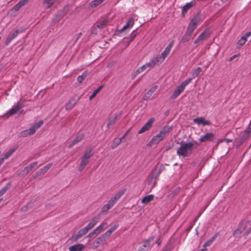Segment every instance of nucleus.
<instances>
[{"label":"nucleus","instance_id":"obj_33","mask_svg":"<svg viewBox=\"0 0 251 251\" xmlns=\"http://www.w3.org/2000/svg\"><path fill=\"white\" fill-rule=\"evenodd\" d=\"M154 198V196L153 195H149L147 196H145L142 200V203L144 204H147L151 201H152Z\"/></svg>","mask_w":251,"mask_h":251},{"label":"nucleus","instance_id":"obj_15","mask_svg":"<svg viewBox=\"0 0 251 251\" xmlns=\"http://www.w3.org/2000/svg\"><path fill=\"white\" fill-rule=\"evenodd\" d=\"M84 135L83 134H80L77 135L75 138L72 141V142L69 144L68 147L71 148L74 145L79 143L84 138Z\"/></svg>","mask_w":251,"mask_h":251},{"label":"nucleus","instance_id":"obj_51","mask_svg":"<svg viewBox=\"0 0 251 251\" xmlns=\"http://www.w3.org/2000/svg\"><path fill=\"white\" fill-rule=\"evenodd\" d=\"M16 105L17 106V107H18L19 110H20L21 108H22L24 106L25 101L21 102H19Z\"/></svg>","mask_w":251,"mask_h":251},{"label":"nucleus","instance_id":"obj_43","mask_svg":"<svg viewBox=\"0 0 251 251\" xmlns=\"http://www.w3.org/2000/svg\"><path fill=\"white\" fill-rule=\"evenodd\" d=\"M116 119L117 116H115L113 118L109 119L107 124V127L109 128L110 126L114 125L116 122Z\"/></svg>","mask_w":251,"mask_h":251},{"label":"nucleus","instance_id":"obj_29","mask_svg":"<svg viewBox=\"0 0 251 251\" xmlns=\"http://www.w3.org/2000/svg\"><path fill=\"white\" fill-rule=\"evenodd\" d=\"M201 70H202L201 67H197L196 69H193L191 73V76H192V78H191L192 79L193 78H195V77L198 76L199 75V74H200V73L201 72Z\"/></svg>","mask_w":251,"mask_h":251},{"label":"nucleus","instance_id":"obj_41","mask_svg":"<svg viewBox=\"0 0 251 251\" xmlns=\"http://www.w3.org/2000/svg\"><path fill=\"white\" fill-rule=\"evenodd\" d=\"M106 241V240L104 238V236L102 235H101L100 237L97 238L96 239V243L97 244V246H99V245L104 242Z\"/></svg>","mask_w":251,"mask_h":251},{"label":"nucleus","instance_id":"obj_32","mask_svg":"<svg viewBox=\"0 0 251 251\" xmlns=\"http://www.w3.org/2000/svg\"><path fill=\"white\" fill-rule=\"evenodd\" d=\"M134 25V20L133 18H130L127 21L126 24L123 26V27L121 29V31H124L126 28H131Z\"/></svg>","mask_w":251,"mask_h":251},{"label":"nucleus","instance_id":"obj_35","mask_svg":"<svg viewBox=\"0 0 251 251\" xmlns=\"http://www.w3.org/2000/svg\"><path fill=\"white\" fill-rule=\"evenodd\" d=\"M171 51V50L169 48L166 47L164 50L162 52L160 55H159L160 58L164 61L165 58L169 55Z\"/></svg>","mask_w":251,"mask_h":251},{"label":"nucleus","instance_id":"obj_63","mask_svg":"<svg viewBox=\"0 0 251 251\" xmlns=\"http://www.w3.org/2000/svg\"><path fill=\"white\" fill-rule=\"evenodd\" d=\"M140 67H141V68H142V69H143V71H145V70H146L147 69L145 64Z\"/></svg>","mask_w":251,"mask_h":251},{"label":"nucleus","instance_id":"obj_39","mask_svg":"<svg viewBox=\"0 0 251 251\" xmlns=\"http://www.w3.org/2000/svg\"><path fill=\"white\" fill-rule=\"evenodd\" d=\"M10 183H8L6 186L0 190V196H2L6 193V192L10 188Z\"/></svg>","mask_w":251,"mask_h":251},{"label":"nucleus","instance_id":"obj_18","mask_svg":"<svg viewBox=\"0 0 251 251\" xmlns=\"http://www.w3.org/2000/svg\"><path fill=\"white\" fill-rule=\"evenodd\" d=\"M19 31L18 30H16L13 32L11 33L6 38L5 41V45H8L11 42V41L17 37Z\"/></svg>","mask_w":251,"mask_h":251},{"label":"nucleus","instance_id":"obj_64","mask_svg":"<svg viewBox=\"0 0 251 251\" xmlns=\"http://www.w3.org/2000/svg\"><path fill=\"white\" fill-rule=\"evenodd\" d=\"M82 35V33L81 32L77 34L76 35V39H78V38H80V37Z\"/></svg>","mask_w":251,"mask_h":251},{"label":"nucleus","instance_id":"obj_22","mask_svg":"<svg viewBox=\"0 0 251 251\" xmlns=\"http://www.w3.org/2000/svg\"><path fill=\"white\" fill-rule=\"evenodd\" d=\"M172 130V127L169 126H164L160 131L159 134L164 138L166 134Z\"/></svg>","mask_w":251,"mask_h":251},{"label":"nucleus","instance_id":"obj_44","mask_svg":"<svg viewBox=\"0 0 251 251\" xmlns=\"http://www.w3.org/2000/svg\"><path fill=\"white\" fill-rule=\"evenodd\" d=\"M29 135H30V133L28 132L27 129H25V130H23V131H21L19 133V136L20 137H27V136H29Z\"/></svg>","mask_w":251,"mask_h":251},{"label":"nucleus","instance_id":"obj_37","mask_svg":"<svg viewBox=\"0 0 251 251\" xmlns=\"http://www.w3.org/2000/svg\"><path fill=\"white\" fill-rule=\"evenodd\" d=\"M16 148L11 149L10 150L7 151L4 155V157L2 158L5 159H7L9 157H10L12 154L16 151Z\"/></svg>","mask_w":251,"mask_h":251},{"label":"nucleus","instance_id":"obj_10","mask_svg":"<svg viewBox=\"0 0 251 251\" xmlns=\"http://www.w3.org/2000/svg\"><path fill=\"white\" fill-rule=\"evenodd\" d=\"M126 189L123 188L119 191L115 195L112 197L109 200L112 201L113 204H115L116 201L120 199V198L125 193Z\"/></svg>","mask_w":251,"mask_h":251},{"label":"nucleus","instance_id":"obj_50","mask_svg":"<svg viewBox=\"0 0 251 251\" xmlns=\"http://www.w3.org/2000/svg\"><path fill=\"white\" fill-rule=\"evenodd\" d=\"M98 234H96V232H95V230H94L93 232H90L88 234V237H89L90 238H92L95 237Z\"/></svg>","mask_w":251,"mask_h":251},{"label":"nucleus","instance_id":"obj_54","mask_svg":"<svg viewBox=\"0 0 251 251\" xmlns=\"http://www.w3.org/2000/svg\"><path fill=\"white\" fill-rule=\"evenodd\" d=\"M145 64H146L147 68H149V69H150L154 67L151 61H150L149 62L146 63Z\"/></svg>","mask_w":251,"mask_h":251},{"label":"nucleus","instance_id":"obj_57","mask_svg":"<svg viewBox=\"0 0 251 251\" xmlns=\"http://www.w3.org/2000/svg\"><path fill=\"white\" fill-rule=\"evenodd\" d=\"M77 80L79 83H81L84 80V79L81 75H79L77 77Z\"/></svg>","mask_w":251,"mask_h":251},{"label":"nucleus","instance_id":"obj_59","mask_svg":"<svg viewBox=\"0 0 251 251\" xmlns=\"http://www.w3.org/2000/svg\"><path fill=\"white\" fill-rule=\"evenodd\" d=\"M250 233H251V227H250L247 231L244 233V236H248Z\"/></svg>","mask_w":251,"mask_h":251},{"label":"nucleus","instance_id":"obj_2","mask_svg":"<svg viewBox=\"0 0 251 251\" xmlns=\"http://www.w3.org/2000/svg\"><path fill=\"white\" fill-rule=\"evenodd\" d=\"M92 151L91 149H87L81 159L80 163L78 168L79 172H81L85 168V166L88 164L89 161V159L91 157Z\"/></svg>","mask_w":251,"mask_h":251},{"label":"nucleus","instance_id":"obj_11","mask_svg":"<svg viewBox=\"0 0 251 251\" xmlns=\"http://www.w3.org/2000/svg\"><path fill=\"white\" fill-rule=\"evenodd\" d=\"M37 164L38 162H34L26 167H25L23 170L22 171V172H23V174L26 175L29 172H30L31 171H32V169H36L37 168Z\"/></svg>","mask_w":251,"mask_h":251},{"label":"nucleus","instance_id":"obj_3","mask_svg":"<svg viewBox=\"0 0 251 251\" xmlns=\"http://www.w3.org/2000/svg\"><path fill=\"white\" fill-rule=\"evenodd\" d=\"M192 78H188L183 81L178 86L176 87L172 94L171 98L172 99L176 98L184 90L185 87L191 82Z\"/></svg>","mask_w":251,"mask_h":251},{"label":"nucleus","instance_id":"obj_62","mask_svg":"<svg viewBox=\"0 0 251 251\" xmlns=\"http://www.w3.org/2000/svg\"><path fill=\"white\" fill-rule=\"evenodd\" d=\"M101 226L103 227L104 228H106L107 227V223L105 222H103L101 224Z\"/></svg>","mask_w":251,"mask_h":251},{"label":"nucleus","instance_id":"obj_38","mask_svg":"<svg viewBox=\"0 0 251 251\" xmlns=\"http://www.w3.org/2000/svg\"><path fill=\"white\" fill-rule=\"evenodd\" d=\"M103 87L102 85L100 86L97 89L94 91L93 93L90 96L89 100H92Z\"/></svg>","mask_w":251,"mask_h":251},{"label":"nucleus","instance_id":"obj_7","mask_svg":"<svg viewBox=\"0 0 251 251\" xmlns=\"http://www.w3.org/2000/svg\"><path fill=\"white\" fill-rule=\"evenodd\" d=\"M154 121L153 118H151L143 126V127L138 131V134H142L146 131L149 130L152 126V124Z\"/></svg>","mask_w":251,"mask_h":251},{"label":"nucleus","instance_id":"obj_19","mask_svg":"<svg viewBox=\"0 0 251 251\" xmlns=\"http://www.w3.org/2000/svg\"><path fill=\"white\" fill-rule=\"evenodd\" d=\"M99 217H94L91 222L88 224V225L86 226L87 229L89 230L93 228L99 222Z\"/></svg>","mask_w":251,"mask_h":251},{"label":"nucleus","instance_id":"obj_46","mask_svg":"<svg viewBox=\"0 0 251 251\" xmlns=\"http://www.w3.org/2000/svg\"><path fill=\"white\" fill-rule=\"evenodd\" d=\"M103 228H104L100 224L96 228H95L94 229V230H95V232H96V234H98L102 231V230L103 229Z\"/></svg>","mask_w":251,"mask_h":251},{"label":"nucleus","instance_id":"obj_6","mask_svg":"<svg viewBox=\"0 0 251 251\" xmlns=\"http://www.w3.org/2000/svg\"><path fill=\"white\" fill-rule=\"evenodd\" d=\"M215 139V135L213 133L207 132L201 136L199 140L200 142H205L207 141L214 142Z\"/></svg>","mask_w":251,"mask_h":251},{"label":"nucleus","instance_id":"obj_16","mask_svg":"<svg viewBox=\"0 0 251 251\" xmlns=\"http://www.w3.org/2000/svg\"><path fill=\"white\" fill-rule=\"evenodd\" d=\"M209 36V33H208L206 31L201 33L199 37L195 40L194 41L195 44H197L199 42L203 41L206 39Z\"/></svg>","mask_w":251,"mask_h":251},{"label":"nucleus","instance_id":"obj_48","mask_svg":"<svg viewBox=\"0 0 251 251\" xmlns=\"http://www.w3.org/2000/svg\"><path fill=\"white\" fill-rule=\"evenodd\" d=\"M28 1V0H21L20 1H19L17 3L21 8L22 6L25 5Z\"/></svg>","mask_w":251,"mask_h":251},{"label":"nucleus","instance_id":"obj_1","mask_svg":"<svg viewBox=\"0 0 251 251\" xmlns=\"http://www.w3.org/2000/svg\"><path fill=\"white\" fill-rule=\"evenodd\" d=\"M194 145V143L189 142L181 145L177 150V154L185 157L189 155L192 151V147Z\"/></svg>","mask_w":251,"mask_h":251},{"label":"nucleus","instance_id":"obj_20","mask_svg":"<svg viewBox=\"0 0 251 251\" xmlns=\"http://www.w3.org/2000/svg\"><path fill=\"white\" fill-rule=\"evenodd\" d=\"M19 110L15 105L11 108L7 112H6L3 116L6 118H9L10 116L15 114Z\"/></svg>","mask_w":251,"mask_h":251},{"label":"nucleus","instance_id":"obj_30","mask_svg":"<svg viewBox=\"0 0 251 251\" xmlns=\"http://www.w3.org/2000/svg\"><path fill=\"white\" fill-rule=\"evenodd\" d=\"M218 236L217 234H215L213 236L211 237L209 240H208L203 245V248H206L207 247L210 246L213 242L215 241Z\"/></svg>","mask_w":251,"mask_h":251},{"label":"nucleus","instance_id":"obj_49","mask_svg":"<svg viewBox=\"0 0 251 251\" xmlns=\"http://www.w3.org/2000/svg\"><path fill=\"white\" fill-rule=\"evenodd\" d=\"M112 232L108 229L105 233L102 235L104 236V238L106 240L107 238L109 237L111 235Z\"/></svg>","mask_w":251,"mask_h":251},{"label":"nucleus","instance_id":"obj_52","mask_svg":"<svg viewBox=\"0 0 251 251\" xmlns=\"http://www.w3.org/2000/svg\"><path fill=\"white\" fill-rule=\"evenodd\" d=\"M119 226V225H114L113 226L111 227L109 230L112 233L114 231H115Z\"/></svg>","mask_w":251,"mask_h":251},{"label":"nucleus","instance_id":"obj_61","mask_svg":"<svg viewBox=\"0 0 251 251\" xmlns=\"http://www.w3.org/2000/svg\"><path fill=\"white\" fill-rule=\"evenodd\" d=\"M161 242H162V240L160 238H158L156 241V243L158 246H160Z\"/></svg>","mask_w":251,"mask_h":251},{"label":"nucleus","instance_id":"obj_47","mask_svg":"<svg viewBox=\"0 0 251 251\" xmlns=\"http://www.w3.org/2000/svg\"><path fill=\"white\" fill-rule=\"evenodd\" d=\"M246 41L247 40L242 36L240 39L238 41V44L241 46H243L245 44Z\"/></svg>","mask_w":251,"mask_h":251},{"label":"nucleus","instance_id":"obj_40","mask_svg":"<svg viewBox=\"0 0 251 251\" xmlns=\"http://www.w3.org/2000/svg\"><path fill=\"white\" fill-rule=\"evenodd\" d=\"M124 137V136H123L121 138L114 139V143H113V144L111 146V148L112 149H114L115 148H116L119 145H120L121 144V143L122 142V138Z\"/></svg>","mask_w":251,"mask_h":251},{"label":"nucleus","instance_id":"obj_14","mask_svg":"<svg viewBox=\"0 0 251 251\" xmlns=\"http://www.w3.org/2000/svg\"><path fill=\"white\" fill-rule=\"evenodd\" d=\"M77 103V100L75 98H72L66 103L65 108L67 110L73 109Z\"/></svg>","mask_w":251,"mask_h":251},{"label":"nucleus","instance_id":"obj_24","mask_svg":"<svg viewBox=\"0 0 251 251\" xmlns=\"http://www.w3.org/2000/svg\"><path fill=\"white\" fill-rule=\"evenodd\" d=\"M113 202L112 201H109L107 204H105L101 208V212L104 213L107 212L111 207L114 206Z\"/></svg>","mask_w":251,"mask_h":251},{"label":"nucleus","instance_id":"obj_4","mask_svg":"<svg viewBox=\"0 0 251 251\" xmlns=\"http://www.w3.org/2000/svg\"><path fill=\"white\" fill-rule=\"evenodd\" d=\"M200 20L201 17L199 15L195 16L191 20L187 29L193 32L194 30L196 28L199 23H200Z\"/></svg>","mask_w":251,"mask_h":251},{"label":"nucleus","instance_id":"obj_45","mask_svg":"<svg viewBox=\"0 0 251 251\" xmlns=\"http://www.w3.org/2000/svg\"><path fill=\"white\" fill-rule=\"evenodd\" d=\"M225 141L227 143H229V142H231L232 141V140L230 139H226V138L219 139H218V140L217 141V144H219L223 142H225Z\"/></svg>","mask_w":251,"mask_h":251},{"label":"nucleus","instance_id":"obj_25","mask_svg":"<svg viewBox=\"0 0 251 251\" xmlns=\"http://www.w3.org/2000/svg\"><path fill=\"white\" fill-rule=\"evenodd\" d=\"M194 5V3L193 1H192L190 2L187 3L183 6L182 10V15L183 16H185V14L187 13V11L191 7H192Z\"/></svg>","mask_w":251,"mask_h":251},{"label":"nucleus","instance_id":"obj_21","mask_svg":"<svg viewBox=\"0 0 251 251\" xmlns=\"http://www.w3.org/2000/svg\"><path fill=\"white\" fill-rule=\"evenodd\" d=\"M193 33V32L187 29L185 33L182 37L181 42L183 43L188 42L190 40Z\"/></svg>","mask_w":251,"mask_h":251},{"label":"nucleus","instance_id":"obj_28","mask_svg":"<svg viewBox=\"0 0 251 251\" xmlns=\"http://www.w3.org/2000/svg\"><path fill=\"white\" fill-rule=\"evenodd\" d=\"M84 247V246L81 244L75 245L69 248V251H81Z\"/></svg>","mask_w":251,"mask_h":251},{"label":"nucleus","instance_id":"obj_5","mask_svg":"<svg viewBox=\"0 0 251 251\" xmlns=\"http://www.w3.org/2000/svg\"><path fill=\"white\" fill-rule=\"evenodd\" d=\"M249 221H241L238 227L234 230L233 235L235 237L241 234L247 226Z\"/></svg>","mask_w":251,"mask_h":251},{"label":"nucleus","instance_id":"obj_23","mask_svg":"<svg viewBox=\"0 0 251 251\" xmlns=\"http://www.w3.org/2000/svg\"><path fill=\"white\" fill-rule=\"evenodd\" d=\"M164 138L159 133L154 136L150 142V144H157L159 143Z\"/></svg>","mask_w":251,"mask_h":251},{"label":"nucleus","instance_id":"obj_17","mask_svg":"<svg viewBox=\"0 0 251 251\" xmlns=\"http://www.w3.org/2000/svg\"><path fill=\"white\" fill-rule=\"evenodd\" d=\"M157 88V86L155 85L153 86L152 88L149 89L147 93L145 94L143 96V99L145 100H149Z\"/></svg>","mask_w":251,"mask_h":251},{"label":"nucleus","instance_id":"obj_12","mask_svg":"<svg viewBox=\"0 0 251 251\" xmlns=\"http://www.w3.org/2000/svg\"><path fill=\"white\" fill-rule=\"evenodd\" d=\"M195 123L198 125H202V126H209L211 125V123L209 121L205 120L203 117H198L193 120Z\"/></svg>","mask_w":251,"mask_h":251},{"label":"nucleus","instance_id":"obj_55","mask_svg":"<svg viewBox=\"0 0 251 251\" xmlns=\"http://www.w3.org/2000/svg\"><path fill=\"white\" fill-rule=\"evenodd\" d=\"M89 74V72L88 71H85L81 75H80L84 79L85 78H86V77Z\"/></svg>","mask_w":251,"mask_h":251},{"label":"nucleus","instance_id":"obj_26","mask_svg":"<svg viewBox=\"0 0 251 251\" xmlns=\"http://www.w3.org/2000/svg\"><path fill=\"white\" fill-rule=\"evenodd\" d=\"M150 61L152 64L154 66L155 65H159L163 62L162 59L160 58L159 55H157L153 56L151 60Z\"/></svg>","mask_w":251,"mask_h":251},{"label":"nucleus","instance_id":"obj_27","mask_svg":"<svg viewBox=\"0 0 251 251\" xmlns=\"http://www.w3.org/2000/svg\"><path fill=\"white\" fill-rule=\"evenodd\" d=\"M250 133H251V132L249 131H248V130H247L246 129L245 130L243 134L241 137V138H240V139H239V141L240 145L243 144L244 142L246 141V140L250 136Z\"/></svg>","mask_w":251,"mask_h":251},{"label":"nucleus","instance_id":"obj_34","mask_svg":"<svg viewBox=\"0 0 251 251\" xmlns=\"http://www.w3.org/2000/svg\"><path fill=\"white\" fill-rule=\"evenodd\" d=\"M57 0H44L43 4L46 8L51 7L56 2Z\"/></svg>","mask_w":251,"mask_h":251},{"label":"nucleus","instance_id":"obj_31","mask_svg":"<svg viewBox=\"0 0 251 251\" xmlns=\"http://www.w3.org/2000/svg\"><path fill=\"white\" fill-rule=\"evenodd\" d=\"M52 163H49L46 166H45L43 168L40 169V170L37 173L41 175H44L45 174L52 166Z\"/></svg>","mask_w":251,"mask_h":251},{"label":"nucleus","instance_id":"obj_60","mask_svg":"<svg viewBox=\"0 0 251 251\" xmlns=\"http://www.w3.org/2000/svg\"><path fill=\"white\" fill-rule=\"evenodd\" d=\"M174 45V41H171L169 44L167 46V48H169V49H170V50H171L173 46Z\"/></svg>","mask_w":251,"mask_h":251},{"label":"nucleus","instance_id":"obj_58","mask_svg":"<svg viewBox=\"0 0 251 251\" xmlns=\"http://www.w3.org/2000/svg\"><path fill=\"white\" fill-rule=\"evenodd\" d=\"M21 8V7H20V6L18 5V3H17L16 4H15L14 5V6L13 7V9L15 10V11H18Z\"/></svg>","mask_w":251,"mask_h":251},{"label":"nucleus","instance_id":"obj_13","mask_svg":"<svg viewBox=\"0 0 251 251\" xmlns=\"http://www.w3.org/2000/svg\"><path fill=\"white\" fill-rule=\"evenodd\" d=\"M43 124V121L41 120L38 122L34 124L31 127H30L29 129H27L28 132L30 133V135H32L34 134L36 132V130L38 129Z\"/></svg>","mask_w":251,"mask_h":251},{"label":"nucleus","instance_id":"obj_56","mask_svg":"<svg viewBox=\"0 0 251 251\" xmlns=\"http://www.w3.org/2000/svg\"><path fill=\"white\" fill-rule=\"evenodd\" d=\"M251 35V31H249L247 32L244 36H243V37H244L246 40L247 38L250 37Z\"/></svg>","mask_w":251,"mask_h":251},{"label":"nucleus","instance_id":"obj_42","mask_svg":"<svg viewBox=\"0 0 251 251\" xmlns=\"http://www.w3.org/2000/svg\"><path fill=\"white\" fill-rule=\"evenodd\" d=\"M108 23L107 20H103L102 21L99 23L97 25V27L100 28H102L104 27Z\"/></svg>","mask_w":251,"mask_h":251},{"label":"nucleus","instance_id":"obj_36","mask_svg":"<svg viewBox=\"0 0 251 251\" xmlns=\"http://www.w3.org/2000/svg\"><path fill=\"white\" fill-rule=\"evenodd\" d=\"M105 0H93L90 2V6L95 8L102 3Z\"/></svg>","mask_w":251,"mask_h":251},{"label":"nucleus","instance_id":"obj_53","mask_svg":"<svg viewBox=\"0 0 251 251\" xmlns=\"http://www.w3.org/2000/svg\"><path fill=\"white\" fill-rule=\"evenodd\" d=\"M142 72H143V69H142V68H141V67H139V68H138V69L135 72V74H134L133 76L134 77L136 76V75H137L138 74L141 73Z\"/></svg>","mask_w":251,"mask_h":251},{"label":"nucleus","instance_id":"obj_9","mask_svg":"<svg viewBox=\"0 0 251 251\" xmlns=\"http://www.w3.org/2000/svg\"><path fill=\"white\" fill-rule=\"evenodd\" d=\"M154 236H152L149 238L144 243L142 247H141V250H148L149 249H151V248L152 246V242L154 240Z\"/></svg>","mask_w":251,"mask_h":251},{"label":"nucleus","instance_id":"obj_8","mask_svg":"<svg viewBox=\"0 0 251 251\" xmlns=\"http://www.w3.org/2000/svg\"><path fill=\"white\" fill-rule=\"evenodd\" d=\"M89 230L86 227L80 229L78 232L72 236V239L74 241H77L80 238L85 235Z\"/></svg>","mask_w":251,"mask_h":251}]
</instances>
